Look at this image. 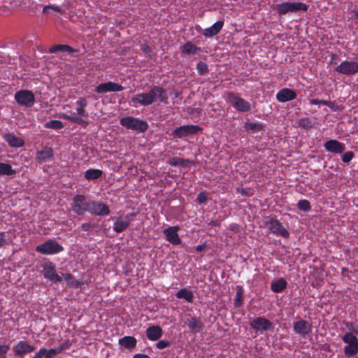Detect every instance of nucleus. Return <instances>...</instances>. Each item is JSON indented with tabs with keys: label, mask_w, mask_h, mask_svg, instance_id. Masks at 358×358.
Returning <instances> with one entry per match:
<instances>
[{
	"label": "nucleus",
	"mask_w": 358,
	"mask_h": 358,
	"mask_svg": "<svg viewBox=\"0 0 358 358\" xmlns=\"http://www.w3.org/2000/svg\"><path fill=\"white\" fill-rule=\"evenodd\" d=\"M245 128L247 130L253 131H260L264 129V124L258 122H247L245 123Z\"/></svg>",
	"instance_id": "obj_36"
},
{
	"label": "nucleus",
	"mask_w": 358,
	"mask_h": 358,
	"mask_svg": "<svg viewBox=\"0 0 358 358\" xmlns=\"http://www.w3.org/2000/svg\"><path fill=\"white\" fill-rule=\"evenodd\" d=\"M50 9H52L57 13H59L61 14H64V10L62 9L60 6H57V5H47V6H45L43 7V13H49V10Z\"/></svg>",
	"instance_id": "obj_40"
},
{
	"label": "nucleus",
	"mask_w": 358,
	"mask_h": 358,
	"mask_svg": "<svg viewBox=\"0 0 358 358\" xmlns=\"http://www.w3.org/2000/svg\"><path fill=\"white\" fill-rule=\"evenodd\" d=\"M90 201H86L85 196L82 194H77L73 199L71 208L73 211L78 215H82L85 212H89L90 208Z\"/></svg>",
	"instance_id": "obj_5"
},
{
	"label": "nucleus",
	"mask_w": 358,
	"mask_h": 358,
	"mask_svg": "<svg viewBox=\"0 0 358 358\" xmlns=\"http://www.w3.org/2000/svg\"><path fill=\"white\" fill-rule=\"evenodd\" d=\"M76 104L77 106H81V107L86 108L88 104V102H87L86 98L80 97L76 101Z\"/></svg>",
	"instance_id": "obj_48"
},
{
	"label": "nucleus",
	"mask_w": 358,
	"mask_h": 358,
	"mask_svg": "<svg viewBox=\"0 0 358 358\" xmlns=\"http://www.w3.org/2000/svg\"><path fill=\"white\" fill-rule=\"evenodd\" d=\"M336 71L345 75H354L358 72V63L345 61L336 67Z\"/></svg>",
	"instance_id": "obj_11"
},
{
	"label": "nucleus",
	"mask_w": 358,
	"mask_h": 358,
	"mask_svg": "<svg viewBox=\"0 0 358 358\" xmlns=\"http://www.w3.org/2000/svg\"><path fill=\"white\" fill-rule=\"evenodd\" d=\"M162 329L157 325L148 327L146 330V336L150 341H157L162 336Z\"/></svg>",
	"instance_id": "obj_23"
},
{
	"label": "nucleus",
	"mask_w": 358,
	"mask_h": 358,
	"mask_svg": "<svg viewBox=\"0 0 358 358\" xmlns=\"http://www.w3.org/2000/svg\"><path fill=\"white\" fill-rule=\"evenodd\" d=\"M243 302V289L240 285L236 287V297L234 299V305L236 308L240 307Z\"/></svg>",
	"instance_id": "obj_35"
},
{
	"label": "nucleus",
	"mask_w": 358,
	"mask_h": 358,
	"mask_svg": "<svg viewBox=\"0 0 358 358\" xmlns=\"http://www.w3.org/2000/svg\"><path fill=\"white\" fill-rule=\"evenodd\" d=\"M71 345V342L69 340L65 341L62 343L56 350L58 354L61 353L63 350L68 349Z\"/></svg>",
	"instance_id": "obj_43"
},
{
	"label": "nucleus",
	"mask_w": 358,
	"mask_h": 358,
	"mask_svg": "<svg viewBox=\"0 0 358 358\" xmlns=\"http://www.w3.org/2000/svg\"><path fill=\"white\" fill-rule=\"evenodd\" d=\"M81 228L84 231H91L93 228V226L90 223H84L81 225Z\"/></svg>",
	"instance_id": "obj_52"
},
{
	"label": "nucleus",
	"mask_w": 358,
	"mask_h": 358,
	"mask_svg": "<svg viewBox=\"0 0 358 358\" xmlns=\"http://www.w3.org/2000/svg\"><path fill=\"white\" fill-rule=\"evenodd\" d=\"M310 105L321 104V100L317 99H313L310 100Z\"/></svg>",
	"instance_id": "obj_55"
},
{
	"label": "nucleus",
	"mask_w": 358,
	"mask_h": 358,
	"mask_svg": "<svg viewBox=\"0 0 358 358\" xmlns=\"http://www.w3.org/2000/svg\"><path fill=\"white\" fill-rule=\"evenodd\" d=\"M188 327L192 331L196 333L203 329V324L200 319L192 317L188 320Z\"/></svg>",
	"instance_id": "obj_27"
},
{
	"label": "nucleus",
	"mask_w": 358,
	"mask_h": 358,
	"mask_svg": "<svg viewBox=\"0 0 358 358\" xmlns=\"http://www.w3.org/2000/svg\"><path fill=\"white\" fill-rule=\"evenodd\" d=\"M9 350V346L7 345H0V358H5L6 354Z\"/></svg>",
	"instance_id": "obj_47"
},
{
	"label": "nucleus",
	"mask_w": 358,
	"mask_h": 358,
	"mask_svg": "<svg viewBox=\"0 0 358 358\" xmlns=\"http://www.w3.org/2000/svg\"><path fill=\"white\" fill-rule=\"evenodd\" d=\"M299 209L303 211H308L310 209V202L306 199H302L299 201L297 203Z\"/></svg>",
	"instance_id": "obj_42"
},
{
	"label": "nucleus",
	"mask_w": 358,
	"mask_h": 358,
	"mask_svg": "<svg viewBox=\"0 0 358 358\" xmlns=\"http://www.w3.org/2000/svg\"><path fill=\"white\" fill-rule=\"evenodd\" d=\"M345 327L348 329H352V322H344Z\"/></svg>",
	"instance_id": "obj_59"
},
{
	"label": "nucleus",
	"mask_w": 358,
	"mask_h": 358,
	"mask_svg": "<svg viewBox=\"0 0 358 358\" xmlns=\"http://www.w3.org/2000/svg\"><path fill=\"white\" fill-rule=\"evenodd\" d=\"M103 174V171L99 169H89L85 173V178L88 180H95L100 178Z\"/></svg>",
	"instance_id": "obj_33"
},
{
	"label": "nucleus",
	"mask_w": 358,
	"mask_h": 358,
	"mask_svg": "<svg viewBox=\"0 0 358 358\" xmlns=\"http://www.w3.org/2000/svg\"><path fill=\"white\" fill-rule=\"evenodd\" d=\"M128 215H129V218L130 217L136 216V213H131L129 214Z\"/></svg>",
	"instance_id": "obj_64"
},
{
	"label": "nucleus",
	"mask_w": 358,
	"mask_h": 358,
	"mask_svg": "<svg viewBox=\"0 0 358 358\" xmlns=\"http://www.w3.org/2000/svg\"><path fill=\"white\" fill-rule=\"evenodd\" d=\"M294 331L300 335L306 336L310 333L312 325L306 320H301L294 324Z\"/></svg>",
	"instance_id": "obj_17"
},
{
	"label": "nucleus",
	"mask_w": 358,
	"mask_h": 358,
	"mask_svg": "<svg viewBox=\"0 0 358 358\" xmlns=\"http://www.w3.org/2000/svg\"><path fill=\"white\" fill-rule=\"evenodd\" d=\"M202 130L199 125L187 124L176 127L173 131L172 135L174 137L182 138L193 134H197Z\"/></svg>",
	"instance_id": "obj_7"
},
{
	"label": "nucleus",
	"mask_w": 358,
	"mask_h": 358,
	"mask_svg": "<svg viewBox=\"0 0 358 358\" xmlns=\"http://www.w3.org/2000/svg\"><path fill=\"white\" fill-rule=\"evenodd\" d=\"M250 326L253 329L256 331H266L273 327V324L268 320L263 317H259L255 320H253L250 323Z\"/></svg>",
	"instance_id": "obj_15"
},
{
	"label": "nucleus",
	"mask_w": 358,
	"mask_h": 358,
	"mask_svg": "<svg viewBox=\"0 0 358 358\" xmlns=\"http://www.w3.org/2000/svg\"><path fill=\"white\" fill-rule=\"evenodd\" d=\"M210 224L212 226H217V225H218V222L217 221H211L210 222Z\"/></svg>",
	"instance_id": "obj_63"
},
{
	"label": "nucleus",
	"mask_w": 358,
	"mask_h": 358,
	"mask_svg": "<svg viewBox=\"0 0 358 358\" xmlns=\"http://www.w3.org/2000/svg\"><path fill=\"white\" fill-rule=\"evenodd\" d=\"M90 206L89 212L92 215L105 216L110 213L109 207L103 202L92 201Z\"/></svg>",
	"instance_id": "obj_13"
},
{
	"label": "nucleus",
	"mask_w": 358,
	"mask_h": 358,
	"mask_svg": "<svg viewBox=\"0 0 358 358\" xmlns=\"http://www.w3.org/2000/svg\"><path fill=\"white\" fill-rule=\"evenodd\" d=\"M43 274L45 278L54 282H58L62 280V278L55 272V264L50 262L44 264Z\"/></svg>",
	"instance_id": "obj_14"
},
{
	"label": "nucleus",
	"mask_w": 358,
	"mask_h": 358,
	"mask_svg": "<svg viewBox=\"0 0 358 358\" xmlns=\"http://www.w3.org/2000/svg\"><path fill=\"white\" fill-rule=\"evenodd\" d=\"M299 125L305 129L312 127V122L308 118H303L299 120Z\"/></svg>",
	"instance_id": "obj_44"
},
{
	"label": "nucleus",
	"mask_w": 358,
	"mask_h": 358,
	"mask_svg": "<svg viewBox=\"0 0 358 358\" xmlns=\"http://www.w3.org/2000/svg\"><path fill=\"white\" fill-rule=\"evenodd\" d=\"M16 173L9 164L0 163V176H11Z\"/></svg>",
	"instance_id": "obj_34"
},
{
	"label": "nucleus",
	"mask_w": 358,
	"mask_h": 358,
	"mask_svg": "<svg viewBox=\"0 0 358 358\" xmlns=\"http://www.w3.org/2000/svg\"><path fill=\"white\" fill-rule=\"evenodd\" d=\"M196 201L199 203H205L207 201V196L205 192H200L196 198Z\"/></svg>",
	"instance_id": "obj_45"
},
{
	"label": "nucleus",
	"mask_w": 358,
	"mask_h": 358,
	"mask_svg": "<svg viewBox=\"0 0 358 358\" xmlns=\"http://www.w3.org/2000/svg\"><path fill=\"white\" fill-rule=\"evenodd\" d=\"M63 250V247L54 240H48L36 248V252L43 255L56 254Z\"/></svg>",
	"instance_id": "obj_8"
},
{
	"label": "nucleus",
	"mask_w": 358,
	"mask_h": 358,
	"mask_svg": "<svg viewBox=\"0 0 358 358\" xmlns=\"http://www.w3.org/2000/svg\"><path fill=\"white\" fill-rule=\"evenodd\" d=\"M343 341L348 343V345H355V344H358V340L356 336H355L352 333L349 332V333H346L343 337Z\"/></svg>",
	"instance_id": "obj_39"
},
{
	"label": "nucleus",
	"mask_w": 358,
	"mask_h": 358,
	"mask_svg": "<svg viewBox=\"0 0 358 358\" xmlns=\"http://www.w3.org/2000/svg\"><path fill=\"white\" fill-rule=\"evenodd\" d=\"M178 229V227H170L164 231L166 240L173 245H179L181 243V240L177 233Z\"/></svg>",
	"instance_id": "obj_19"
},
{
	"label": "nucleus",
	"mask_w": 358,
	"mask_h": 358,
	"mask_svg": "<svg viewBox=\"0 0 358 358\" xmlns=\"http://www.w3.org/2000/svg\"><path fill=\"white\" fill-rule=\"evenodd\" d=\"M321 104L327 106L329 107V106H330V105H333V102H331L330 101H327V100L322 99L321 100Z\"/></svg>",
	"instance_id": "obj_57"
},
{
	"label": "nucleus",
	"mask_w": 358,
	"mask_h": 358,
	"mask_svg": "<svg viewBox=\"0 0 358 358\" xmlns=\"http://www.w3.org/2000/svg\"><path fill=\"white\" fill-rule=\"evenodd\" d=\"M76 112L78 116L75 115H71L67 114H61L60 117L69 120L73 123L78 124L82 127H87L89 124V122L83 120L81 117H87L88 113L85 110V107L77 106Z\"/></svg>",
	"instance_id": "obj_6"
},
{
	"label": "nucleus",
	"mask_w": 358,
	"mask_h": 358,
	"mask_svg": "<svg viewBox=\"0 0 358 358\" xmlns=\"http://www.w3.org/2000/svg\"><path fill=\"white\" fill-rule=\"evenodd\" d=\"M45 127L52 129H60L64 127V124L60 120H52L45 123Z\"/></svg>",
	"instance_id": "obj_37"
},
{
	"label": "nucleus",
	"mask_w": 358,
	"mask_h": 358,
	"mask_svg": "<svg viewBox=\"0 0 358 358\" xmlns=\"http://www.w3.org/2000/svg\"><path fill=\"white\" fill-rule=\"evenodd\" d=\"M168 163L171 166H178L182 167L187 166L189 164H195L196 162L194 160H190L189 159H183V158H169Z\"/></svg>",
	"instance_id": "obj_26"
},
{
	"label": "nucleus",
	"mask_w": 358,
	"mask_h": 358,
	"mask_svg": "<svg viewBox=\"0 0 358 358\" xmlns=\"http://www.w3.org/2000/svg\"><path fill=\"white\" fill-rule=\"evenodd\" d=\"M34 350V346L29 345L26 341H20L13 347L15 354L20 356L32 352Z\"/></svg>",
	"instance_id": "obj_20"
},
{
	"label": "nucleus",
	"mask_w": 358,
	"mask_h": 358,
	"mask_svg": "<svg viewBox=\"0 0 358 358\" xmlns=\"http://www.w3.org/2000/svg\"><path fill=\"white\" fill-rule=\"evenodd\" d=\"M236 192L241 194L243 196H248V192L243 187H238L236 188Z\"/></svg>",
	"instance_id": "obj_53"
},
{
	"label": "nucleus",
	"mask_w": 358,
	"mask_h": 358,
	"mask_svg": "<svg viewBox=\"0 0 358 358\" xmlns=\"http://www.w3.org/2000/svg\"><path fill=\"white\" fill-rule=\"evenodd\" d=\"M352 158H342L345 163H349Z\"/></svg>",
	"instance_id": "obj_62"
},
{
	"label": "nucleus",
	"mask_w": 358,
	"mask_h": 358,
	"mask_svg": "<svg viewBox=\"0 0 358 358\" xmlns=\"http://www.w3.org/2000/svg\"><path fill=\"white\" fill-rule=\"evenodd\" d=\"M224 22L222 21H217L211 27L206 28L203 31V34L206 37H213L217 35L222 29Z\"/></svg>",
	"instance_id": "obj_22"
},
{
	"label": "nucleus",
	"mask_w": 358,
	"mask_h": 358,
	"mask_svg": "<svg viewBox=\"0 0 358 358\" xmlns=\"http://www.w3.org/2000/svg\"><path fill=\"white\" fill-rule=\"evenodd\" d=\"M2 138L11 147L20 148L24 145V141L21 138L17 137L13 133L2 134Z\"/></svg>",
	"instance_id": "obj_21"
},
{
	"label": "nucleus",
	"mask_w": 358,
	"mask_h": 358,
	"mask_svg": "<svg viewBox=\"0 0 358 358\" xmlns=\"http://www.w3.org/2000/svg\"><path fill=\"white\" fill-rule=\"evenodd\" d=\"M57 354L56 349L42 348L32 358H53Z\"/></svg>",
	"instance_id": "obj_28"
},
{
	"label": "nucleus",
	"mask_w": 358,
	"mask_h": 358,
	"mask_svg": "<svg viewBox=\"0 0 358 358\" xmlns=\"http://www.w3.org/2000/svg\"><path fill=\"white\" fill-rule=\"evenodd\" d=\"M15 100L20 106H31L35 101L34 94L27 90H20L15 92Z\"/></svg>",
	"instance_id": "obj_9"
},
{
	"label": "nucleus",
	"mask_w": 358,
	"mask_h": 358,
	"mask_svg": "<svg viewBox=\"0 0 358 358\" xmlns=\"http://www.w3.org/2000/svg\"><path fill=\"white\" fill-rule=\"evenodd\" d=\"M287 287V282L283 278H280L271 284V289L275 293L281 292Z\"/></svg>",
	"instance_id": "obj_29"
},
{
	"label": "nucleus",
	"mask_w": 358,
	"mask_h": 358,
	"mask_svg": "<svg viewBox=\"0 0 358 358\" xmlns=\"http://www.w3.org/2000/svg\"><path fill=\"white\" fill-rule=\"evenodd\" d=\"M171 345V342L166 340L159 341L156 343V347L158 349H164Z\"/></svg>",
	"instance_id": "obj_46"
},
{
	"label": "nucleus",
	"mask_w": 358,
	"mask_h": 358,
	"mask_svg": "<svg viewBox=\"0 0 358 358\" xmlns=\"http://www.w3.org/2000/svg\"><path fill=\"white\" fill-rule=\"evenodd\" d=\"M196 69L199 75H203L208 71V66L207 64L202 61H200L196 64Z\"/></svg>",
	"instance_id": "obj_41"
},
{
	"label": "nucleus",
	"mask_w": 358,
	"mask_h": 358,
	"mask_svg": "<svg viewBox=\"0 0 358 358\" xmlns=\"http://www.w3.org/2000/svg\"><path fill=\"white\" fill-rule=\"evenodd\" d=\"M342 157H354V154L352 152H346Z\"/></svg>",
	"instance_id": "obj_60"
},
{
	"label": "nucleus",
	"mask_w": 358,
	"mask_h": 358,
	"mask_svg": "<svg viewBox=\"0 0 358 358\" xmlns=\"http://www.w3.org/2000/svg\"><path fill=\"white\" fill-rule=\"evenodd\" d=\"M141 50L148 55H150L152 52L151 48L147 44H143L141 48Z\"/></svg>",
	"instance_id": "obj_51"
},
{
	"label": "nucleus",
	"mask_w": 358,
	"mask_h": 358,
	"mask_svg": "<svg viewBox=\"0 0 358 358\" xmlns=\"http://www.w3.org/2000/svg\"><path fill=\"white\" fill-rule=\"evenodd\" d=\"M124 87L112 81L101 83L95 87V92L98 94H105L112 92H120L124 90Z\"/></svg>",
	"instance_id": "obj_12"
},
{
	"label": "nucleus",
	"mask_w": 358,
	"mask_h": 358,
	"mask_svg": "<svg viewBox=\"0 0 358 358\" xmlns=\"http://www.w3.org/2000/svg\"><path fill=\"white\" fill-rule=\"evenodd\" d=\"M5 232H0V248L8 245V242L5 238Z\"/></svg>",
	"instance_id": "obj_49"
},
{
	"label": "nucleus",
	"mask_w": 358,
	"mask_h": 358,
	"mask_svg": "<svg viewBox=\"0 0 358 358\" xmlns=\"http://www.w3.org/2000/svg\"><path fill=\"white\" fill-rule=\"evenodd\" d=\"M308 6L302 2H284L277 4L274 10L280 15H285L288 13H295L299 11H307Z\"/></svg>",
	"instance_id": "obj_3"
},
{
	"label": "nucleus",
	"mask_w": 358,
	"mask_h": 358,
	"mask_svg": "<svg viewBox=\"0 0 358 358\" xmlns=\"http://www.w3.org/2000/svg\"><path fill=\"white\" fill-rule=\"evenodd\" d=\"M176 296L178 299H184L187 301L192 303L193 301L194 295L192 291L188 290L185 288L179 290L176 294Z\"/></svg>",
	"instance_id": "obj_32"
},
{
	"label": "nucleus",
	"mask_w": 358,
	"mask_h": 358,
	"mask_svg": "<svg viewBox=\"0 0 358 358\" xmlns=\"http://www.w3.org/2000/svg\"><path fill=\"white\" fill-rule=\"evenodd\" d=\"M168 99V94L165 89L159 86H152L149 92L137 94L131 98V101L134 105L138 103L146 106L151 105L155 100L167 103Z\"/></svg>",
	"instance_id": "obj_1"
},
{
	"label": "nucleus",
	"mask_w": 358,
	"mask_h": 358,
	"mask_svg": "<svg viewBox=\"0 0 358 358\" xmlns=\"http://www.w3.org/2000/svg\"><path fill=\"white\" fill-rule=\"evenodd\" d=\"M296 97V93L289 88H282L276 94V99L282 103L292 101Z\"/></svg>",
	"instance_id": "obj_18"
},
{
	"label": "nucleus",
	"mask_w": 358,
	"mask_h": 358,
	"mask_svg": "<svg viewBox=\"0 0 358 358\" xmlns=\"http://www.w3.org/2000/svg\"><path fill=\"white\" fill-rule=\"evenodd\" d=\"M226 101L236 110L241 113H246L252 109L251 103L241 97L238 93L234 92H226Z\"/></svg>",
	"instance_id": "obj_2"
},
{
	"label": "nucleus",
	"mask_w": 358,
	"mask_h": 358,
	"mask_svg": "<svg viewBox=\"0 0 358 358\" xmlns=\"http://www.w3.org/2000/svg\"><path fill=\"white\" fill-rule=\"evenodd\" d=\"M67 52L69 53H73L76 52L75 49L68 45L58 44L51 47L49 49L50 53H55L57 52Z\"/></svg>",
	"instance_id": "obj_31"
},
{
	"label": "nucleus",
	"mask_w": 358,
	"mask_h": 358,
	"mask_svg": "<svg viewBox=\"0 0 358 358\" xmlns=\"http://www.w3.org/2000/svg\"><path fill=\"white\" fill-rule=\"evenodd\" d=\"M129 225V215H126L124 219L118 218L114 223L113 229L117 233L124 231Z\"/></svg>",
	"instance_id": "obj_25"
},
{
	"label": "nucleus",
	"mask_w": 358,
	"mask_h": 358,
	"mask_svg": "<svg viewBox=\"0 0 358 358\" xmlns=\"http://www.w3.org/2000/svg\"><path fill=\"white\" fill-rule=\"evenodd\" d=\"M133 358H150L148 355L145 354H136Z\"/></svg>",
	"instance_id": "obj_56"
},
{
	"label": "nucleus",
	"mask_w": 358,
	"mask_h": 358,
	"mask_svg": "<svg viewBox=\"0 0 358 358\" xmlns=\"http://www.w3.org/2000/svg\"><path fill=\"white\" fill-rule=\"evenodd\" d=\"M63 277L66 280H70L73 278V276L71 273H64Z\"/></svg>",
	"instance_id": "obj_58"
},
{
	"label": "nucleus",
	"mask_w": 358,
	"mask_h": 358,
	"mask_svg": "<svg viewBox=\"0 0 358 358\" xmlns=\"http://www.w3.org/2000/svg\"><path fill=\"white\" fill-rule=\"evenodd\" d=\"M265 225L269 229V231L276 235L280 236L283 238H288L289 234L287 229H285L282 224L277 220L268 217L265 222Z\"/></svg>",
	"instance_id": "obj_10"
},
{
	"label": "nucleus",
	"mask_w": 358,
	"mask_h": 358,
	"mask_svg": "<svg viewBox=\"0 0 358 358\" xmlns=\"http://www.w3.org/2000/svg\"><path fill=\"white\" fill-rule=\"evenodd\" d=\"M206 243H203L202 245H197L196 248V250L197 252H202L203 250H204V249L206 248Z\"/></svg>",
	"instance_id": "obj_54"
},
{
	"label": "nucleus",
	"mask_w": 358,
	"mask_h": 358,
	"mask_svg": "<svg viewBox=\"0 0 358 358\" xmlns=\"http://www.w3.org/2000/svg\"><path fill=\"white\" fill-rule=\"evenodd\" d=\"M352 18L356 24H358V7L355 8L352 11Z\"/></svg>",
	"instance_id": "obj_50"
},
{
	"label": "nucleus",
	"mask_w": 358,
	"mask_h": 358,
	"mask_svg": "<svg viewBox=\"0 0 358 358\" xmlns=\"http://www.w3.org/2000/svg\"><path fill=\"white\" fill-rule=\"evenodd\" d=\"M358 352V344L346 345L344 348V353L348 357L355 355Z\"/></svg>",
	"instance_id": "obj_38"
},
{
	"label": "nucleus",
	"mask_w": 358,
	"mask_h": 358,
	"mask_svg": "<svg viewBox=\"0 0 358 358\" xmlns=\"http://www.w3.org/2000/svg\"><path fill=\"white\" fill-rule=\"evenodd\" d=\"M324 148L329 152L334 154H341L345 150V144L337 140H329L324 144Z\"/></svg>",
	"instance_id": "obj_16"
},
{
	"label": "nucleus",
	"mask_w": 358,
	"mask_h": 358,
	"mask_svg": "<svg viewBox=\"0 0 358 358\" xmlns=\"http://www.w3.org/2000/svg\"><path fill=\"white\" fill-rule=\"evenodd\" d=\"M120 123L122 127L138 133L145 132L148 128L147 122L130 116L121 118Z\"/></svg>",
	"instance_id": "obj_4"
},
{
	"label": "nucleus",
	"mask_w": 358,
	"mask_h": 358,
	"mask_svg": "<svg viewBox=\"0 0 358 358\" xmlns=\"http://www.w3.org/2000/svg\"><path fill=\"white\" fill-rule=\"evenodd\" d=\"M201 51V48L196 46L191 42H187L182 48L181 52L184 54H197Z\"/></svg>",
	"instance_id": "obj_30"
},
{
	"label": "nucleus",
	"mask_w": 358,
	"mask_h": 358,
	"mask_svg": "<svg viewBox=\"0 0 358 358\" xmlns=\"http://www.w3.org/2000/svg\"><path fill=\"white\" fill-rule=\"evenodd\" d=\"M119 344L129 350H133L136 348L137 341L134 336H125L119 340Z\"/></svg>",
	"instance_id": "obj_24"
},
{
	"label": "nucleus",
	"mask_w": 358,
	"mask_h": 358,
	"mask_svg": "<svg viewBox=\"0 0 358 358\" xmlns=\"http://www.w3.org/2000/svg\"><path fill=\"white\" fill-rule=\"evenodd\" d=\"M329 107L334 111L339 110V108L338 106L336 107L335 103L334 102H333V105H330V106H329Z\"/></svg>",
	"instance_id": "obj_61"
}]
</instances>
